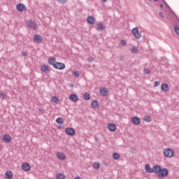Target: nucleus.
I'll return each instance as SVG.
<instances>
[{"instance_id": "f257e3e1", "label": "nucleus", "mask_w": 179, "mask_h": 179, "mask_svg": "<svg viewBox=\"0 0 179 179\" xmlns=\"http://www.w3.org/2000/svg\"><path fill=\"white\" fill-rule=\"evenodd\" d=\"M164 155L165 157H173L174 156V150L171 148H166L164 150Z\"/></svg>"}, {"instance_id": "f03ea898", "label": "nucleus", "mask_w": 179, "mask_h": 179, "mask_svg": "<svg viewBox=\"0 0 179 179\" xmlns=\"http://www.w3.org/2000/svg\"><path fill=\"white\" fill-rule=\"evenodd\" d=\"M159 174L158 175V178H164V177H167L169 176V170L167 169H162L161 171H159Z\"/></svg>"}, {"instance_id": "7ed1b4c3", "label": "nucleus", "mask_w": 179, "mask_h": 179, "mask_svg": "<svg viewBox=\"0 0 179 179\" xmlns=\"http://www.w3.org/2000/svg\"><path fill=\"white\" fill-rule=\"evenodd\" d=\"M131 33L134 34V37L137 38V40H139V38L142 37V34L139 33V28L138 27L133 28Z\"/></svg>"}, {"instance_id": "20e7f679", "label": "nucleus", "mask_w": 179, "mask_h": 179, "mask_svg": "<svg viewBox=\"0 0 179 179\" xmlns=\"http://www.w3.org/2000/svg\"><path fill=\"white\" fill-rule=\"evenodd\" d=\"M55 69H59V71H62L65 69V64L61 62H57L56 64H54Z\"/></svg>"}, {"instance_id": "39448f33", "label": "nucleus", "mask_w": 179, "mask_h": 179, "mask_svg": "<svg viewBox=\"0 0 179 179\" xmlns=\"http://www.w3.org/2000/svg\"><path fill=\"white\" fill-rule=\"evenodd\" d=\"M27 26L28 27H30V29H32L33 30H36V27H37V23H36L35 21H27Z\"/></svg>"}, {"instance_id": "423d86ee", "label": "nucleus", "mask_w": 179, "mask_h": 179, "mask_svg": "<svg viewBox=\"0 0 179 179\" xmlns=\"http://www.w3.org/2000/svg\"><path fill=\"white\" fill-rule=\"evenodd\" d=\"M96 29L98 31H104L106 30V27L104 26V24H103V23L99 22L96 24Z\"/></svg>"}, {"instance_id": "0eeeda50", "label": "nucleus", "mask_w": 179, "mask_h": 179, "mask_svg": "<svg viewBox=\"0 0 179 179\" xmlns=\"http://www.w3.org/2000/svg\"><path fill=\"white\" fill-rule=\"evenodd\" d=\"M16 8L18 12H24V10H26V6H24L23 3H18L16 6Z\"/></svg>"}, {"instance_id": "6e6552de", "label": "nucleus", "mask_w": 179, "mask_h": 179, "mask_svg": "<svg viewBox=\"0 0 179 179\" xmlns=\"http://www.w3.org/2000/svg\"><path fill=\"white\" fill-rule=\"evenodd\" d=\"M66 134L69 136H73L75 135V129L71 127H68L66 129Z\"/></svg>"}, {"instance_id": "1a4fd4ad", "label": "nucleus", "mask_w": 179, "mask_h": 179, "mask_svg": "<svg viewBox=\"0 0 179 179\" xmlns=\"http://www.w3.org/2000/svg\"><path fill=\"white\" fill-rule=\"evenodd\" d=\"M22 169L24 171H30L31 166H30V164L25 162L22 164Z\"/></svg>"}, {"instance_id": "9d476101", "label": "nucleus", "mask_w": 179, "mask_h": 179, "mask_svg": "<svg viewBox=\"0 0 179 179\" xmlns=\"http://www.w3.org/2000/svg\"><path fill=\"white\" fill-rule=\"evenodd\" d=\"M34 41H35V43H43V38H41V36H40L39 34H35L34 36Z\"/></svg>"}, {"instance_id": "9b49d317", "label": "nucleus", "mask_w": 179, "mask_h": 179, "mask_svg": "<svg viewBox=\"0 0 179 179\" xmlns=\"http://www.w3.org/2000/svg\"><path fill=\"white\" fill-rule=\"evenodd\" d=\"M99 92H100L101 96H108V90L106 87L100 88Z\"/></svg>"}, {"instance_id": "f8f14e48", "label": "nucleus", "mask_w": 179, "mask_h": 179, "mask_svg": "<svg viewBox=\"0 0 179 179\" xmlns=\"http://www.w3.org/2000/svg\"><path fill=\"white\" fill-rule=\"evenodd\" d=\"M87 23L93 26L96 23V19L93 16L87 17Z\"/></svg>"}, {"instance_id": "ddd939ff", "label": "nucleus", "mask_w": 179, "mask_h": 179, "mask_svg": "<svg viewBox=\"0 0 179 179\" xmlns=\"http://www.w3.org/2000/svg\"><path fill=\"white\" fill-rule=\"evenodd\" d=\"M131 122L134 124V125H139V124H141V119L138 117H133L131 118Z\"/></svg>"}, {"instance_id": "4468645a", "label": "nucleus", "mask_w": 179, "mask_h": 179, "mask_svg": "<svg viewBox=\"0 0 179 179\" xmlns=\"http://www.w3.org/2000/svg\"><path fill=\"white\" fill-rule=\"evenodd\" d=\"M162 171V167L159 165H155L152 169L153 173H155V174H159L160 171Z\"/></svg>"}, {"instance_id": "2eb2a0df", "label": "nucleus", "mask_w": 179, "mask_h": 179, "mask_svg": "<svg viewBox=\"0 0 179 179\" xmlns=\"http://www.w3.org/2000/svg\"><path fill=\"white\" fill-rule=\"evenodd\" d=\"M56 156L59 160H65V154L62 152H57Z\"/></svg>"}, {"instance_id": "dca6fc26", "label": "nucleus", "mask_w": 179, "mask_h": 179, "mask_svg": "<svg viewBox=\"0 0 179 179\" xmlns=\"http://www.w3.org/2000/svg\"><path fill=\"white\" fill-rule=\"evenodd\" d=\"M3 141H4V142L6 143H10V142H12V137H10L9 135H4L3 136Z\"/></svg>"}, {"instance_id": "f3484780", "label": "nucleus", "mask_w": 179, "mask_h": 179, "mask_svg": "<svg viewBox=\"0 0 179 179\" xmlns=\"http://www.w3.org/2000/svg\"><path fill=\"white\" fill-rule=\"evenodd\" d=\"M69 99L71 101H73V103H76V101H78V95H76L75 94H71L69 96Z\"/></svg>"}, {"instance_id": "a211bd4d", "label": "nucleus", "mask_w": 179, "mask_h": 179, "mask_svg": "<svg viewBox=\"0 0 179 179\" xmlns=\"http://www.w3.org/2000/svg\"><path fill=\"white\" fill-rule=\"evenodd\" d=\"M108 128L109 131H111V132H114V131H115V129H117V126H115V124H114L113 123H110L108 125Z\"/></svg>"}, {"instance_id": "6ab92c4d", "label": "nucleus", "mask_w": 179, "mask_h": 179, "mask_svg": "<svg viewBox=\"0 0 179 179\" xmlns=\"http://www.w3.org/2000/svg\"><path fill=\"white\" fill-rule=\"evenodd\" d=\"M162 92H169V85L167 83H162L161 86Z\"/></svg>"}, {"instance_id": "aec40b11", "label": "nucleus", "mask_w": 179, "mask_h": 179, "mask_svg": "<svg viewBox=\"0 0 179 179\" xmlns=\"http://www.w3.org/2000/svg\"><path fill=\"white\" fill-rule=\"evenodd\" d=\"M91 106H92V108H94L95 110L99 108V101H97L96 100H93L92 101Z\"/></svg>"}, {"instance_id": "412c9836", "label": "nucleus", "mask_w": 179, "mask_h": 179, "mask_svg": "<svg viewBox=\"0 0 179 179\" xmlns=\"http://www.w3.org/2000/svg\"><path fill=\"white\" fill-rule=\"evenodd\" d=\"M145 171H147V173H153V169H151V168H150V164H147L145 165Z\"/></svg>"}, {"instance_id": "4be33fe9", "label": "nucleus", "mask_w": 179, "mask_h": 179, "mask_svg": "<svg viewBox=\"0 0 179 179\" xmlns=\"http://www.w3.org/2000/svg\"><path fill=\"white\" fill-rule=\"evenodd\" d=\"M5 177L8 179L13 178V173H12V171H7L6 172Z\"/></svg>"}, {"instance_id": "5701e85b", "label": "nucleus", "mask_w": 179, "mask_h": 179, "mask_svg": "<svg viewBox=\"0 0 179 179\" xmlns=\"http://www.w3.org/2000/svg\"><path fill=\"white\" fill-rule=\"evenodd\" d=\"M48 64L50 65H52L53 66V68H54V65H55L57 63L55 62V58L54 57H50L49 59H48Z\"/></svg>"}, {"instance_id": "b1692460", "label": "nucleus", "mask_w": 179, "mask_h": 179, "mask_svg": "<svg viewBox=\"0 0 179 179\" xmlns=\"http://www.w3.org/2000/svg\"><path fill=\"white\" fill-rule=\"evenodd\" d=\"M41 71H42V72L47 73V72H48V71H50V67H48V66L44 64L41 66Z\"/></svg>"}, {"instance_id": "393cba45", "label": "nucleus", "mask_w": 179, "mask_h": 179, "mask_svg": "<svg viewBox=\"0 0 179 179\" xmlns=\"http://www.w3.org/2000/svg\"><path fill=\"white\" fill-rule=\"evenodd\" d=\"M65 175L64 173H57L56 178L57 179H65Z\"/></svg>"}, {"instance_id": "a878e982", "label": "nucleus", "mask_w": 179, "mask_h": 179, "mask_svg": "<svg viewBox=\"0 0 179 179\" xmlns=\"http://www.w3.org/2000/svg\"><path fill=\"white\" fill-rule=\"evenodd\" d=\"M83 98L85 100H90V94L85 92L83 95Z\"/></svg>"}, {"instance_id": "bb28decb", "label": "nucleus", "mask_w": 179, "mask_h": 179, "mask_svg": "<svg viewBox=\"0 0 179 179\" xmlns=\"http://www.w3.org/2000/svg\"><path fill=\"white\" fill-rule=\"evenodd\" d=\"M51 101L52 103H58V101H59V99H58V97L57 96H52L51 99Z\"/></svg>"}, {"instance_id": "cd10ccee", "label": "nucleus", "mask_w": 179, "mask_h": 179, "mask_svg": "<svg viewBox=\"0 0 179 179\" xmlns=\"http://www.w3.org/2000/svg\"><path fill=\"white\" fill-rule=\"evenodd\" d=\"M113 157L115 160H118V159L120 158V154H118L117 152H115L113 154Z\"/></svg>"}, {"instance_id": "c85d7f7f", "label": "nucleus", "mask_w": 179, "mask_h": 179, "mask_svg": "<svg viewBox=\"0 0 179 179\" xmlns=\"http://www.w3.org/2000/svg\"><path fill=\"white\" fill-rule=\"evenodd\" d=\"M56 1L60 5H64L68 2V0H56Z\"/></svg>"}, {"instance_id": "c756f323", "label": "nucleus", "mask_w": 179, "mask_h": 179, "mask_svg": "<svg viewBox=\"0 0 179 179\" xmlns=\"http://www.w3.org/2000/svg\"><path fill=\"white\" fill-rule=\"evenodd\" d=\"M144 121H145L146 122H150V121H152V119L150 117V116H145L143 118Z\"/></svg>"}, {"instance_id": "7c9ffc66", "label": "nucleus", "mask_w": 179, "mask_h": 179, "mask_svg": "<svg viewBox=\"0 0 179 179\" xmlns=\"http://www.w3.org/2000/svg\"><path fill=\"white\" fill-rule=\"evenodd\" d=\"M56 122H57V124H64V120H63L62 118H61V117H57V118L56 119Z\"/></svg>"}, {"instance_id": "2f4dec72", "label": "nucleus", "mask_w": 179, "mask_h": 179, "mask_svg": "<svg viewBox=\"0 0 179 179\" xmlns=\"http://www.w3.org/2000/svg\"><path fill=\"white\" fill-rule=\"evenodd\" d=\"M94 169H100V164L99 162H96L93 164Z\"/></svg>"}, {"instance_id": "473e14b6", "label": "nucleus", "mask_w": 179, "mask_h": 179, "mask_svg": "<svg viewBox=\"0 0 179 179\" xmlns=\"http://www.w3.org/2000/svg\"><path fill=\"white\" fill-rule=\"evenodd\" d=\"M131 52H138V48L135 47V46H132L131 48Z\"/></svg>"}, {"instance_id": "72a5a7b5", "label": "nucleus", "mask_w": 179, "mask_h": 179, "mask_svg": "<svg viewBox=\"0 0 179 179\" xmlns=\"http://www.w3.org/2000/svg\"><path fill=\"white\" fill-rule=\"evenodd\" d=\"M0 98L2 99L3 100L4 99H6V94H5L3 92H0Z\"/></svg>"}, {"instance_id": "f704fd0d", "label": "nucleus", "mask_w": 179, "mask_h": 179, "mask_svg": "<svg viewBox=\"0 0 179 179\" xmlns=\"http://www.w3.org/2000/svg\"><path fill=\"white\" fill-rule=\"evenodd\" d=\"M174 30H175V33H176L178 36H179V28L178 27H177V25H175Z\"/></svg>"}, {"instance_id": "c9c22d12", "label": "nucleus", "mask_w": 179, "mask_h": 179, "mask_svg": "<svg viewBox=\"0 0 179 179\" xmlns=\"http://www.w3.org/2000/svg\"><path fill=\"white\" fill-rule=\"evenodd\" d=\"M120 44L122 45V47H125L127 45V41H125V40H122L120 41Z\"/></svg>"}, {"instance_id": "e433bc0d", "label": "nucleus", "mask_w": 179, "mask_h": 179, "mask_svg": "<svg viewBox=\"0 0 179 179\" xmlns=\"http://www.w3.org/2000/svg\"><path fill=\"white\" fill-rule=\"evenodd\" d=\"M73 75L74 76V78H79V71H74Z\"/></svg>"}, {"instance_id": "4c0bfd02", "label": "nucleus", "mask_w": 179, "mask_h": 179, "mask_svg": "<svg viewBox=\"0 0 179 179\" xmlns=\"http://www.w3.org/2000/svg\"><path fill=\"white\" fill-rule=\"evenodd\" d=\"M143 71L146 75H149V73H150V71L148 69H144Z\"/></svg>"}, {"instance_id": "58836bf2", "label": "nucleus", "mask_w": 179, "mask_h": 179, "mask_svg": "<svg viewBox=\"0 0 179 179\" xmlns=\"http://www.w3.org/2000/svg\"><path fill=\"white\" fill-rule=\"evenodd\" d=\"M159 85H160V82L159 81H155V83H154V85L157 87V86H159Z\"/></svg>"}, {"instance_id": "ea45409f", "label": "nucleus", "mask_w": 179, "mask_h": 179, "mask_svg": "<svg viewBox=\"0 0 179 179\" xmlns=\"http://www.w3.org/2000/svg\"><path fill=\"white\" fill-rule=\"evenodd\" d=\"M87 61L88 62H93V57H88Z\"/></svg>"}, {"instance_id": "a19ab883", "label": "nucleus", "mask_w": 179, "mask_h": 179, "mask_svg": "<svg viewBox=\"0 0 179 179\" xmlns=\"http://www.w3.org/2000/svg\"><path fill=\"white\" fill-rule=\"evenodd\" d=\"M159 16L160 17H162V19H164V14L163 13H159Z\"/></svg>"}, {"instance_id": "79ce46f5", "label": "nucleus", "mask_w": 179, "mask_h": 179, "mask_svg": "<svg viewBox=\"0 0 179 179\" xmlns=\"http://www.w3.org/2000/svg\"><path fill=\"white\" fill-rule=\"evenodd\" d=\"M22 57H26L27 55V53L24 51L22 52Z\"/></svg>"}, {"instance_id": "37998d69", "label": "nucleus", "mask_w": 179, "mask_h": 179, "mask_svg": "<svg viewBox=\"0 0 179 179\" xmlns=\"http://www.w3.org/2000/svg\"><path fill=\"white\" fill-rule=\"evenodd\" d=\"M40 113H44V110L43 108H39Z\"/></svg>"}, {"instance_id": "c03bdc74", "label": "nucleus", "mask_w": 179, "mask_h": 179, "mask_svg": "<svg viewBox=\"0 0 179 179\" xmlns=\"http://www.w3.org/2000/svg\"><path fill=\"white\" fill-rule=\"evenodd\" d=\"M159 6H160V8H162V9H163V8H164L163 4H160Z\"/></svg>"}, {"instance_id": "a18cd8bd", "label": "nucleus", "mask_w": 179, "mask_h": 179, "mask_svg": "<svg viewBox=\"0 0 179 179\" xmlns=\"http://www.w3.org/2000/svg\"><path fill=\"white\" fill-rule=\"evenodd\" d=\"M74 179H82V178H80V177L78 176V177L75 178Z\"/></svg>"}, {"instance_id": "49530a36", "label": "nucleus", "mask_w": 179, "mask_h": 179, "mask_svg": "<svg viewBox=\"0 0 179 179\" xmlns=\"http://www.w3.org/2000/svg\"><path fill=\"white\" fill-rule=\"evenodd\" d=\"M174 15H175L176 18L178 20V17H177L176 14H174Z\"/></svg>"}, {"instance_id": "de8ad7c7", "label": "nucleus", "mask_w": 179, "mask_h": 179, "mask_svg": "<svg viewBox=\"0 0 179 179\" xmlns=\"http://www.w3.org/2000/svg\"><path fill=\"white\" fill-rule=\"evenodd\" d=\"M102 2H107V0H101Z\"/></svg>"}, {"instance_id": "09e8293b", "label": "nucleus", "mask_w": 179, "mask_h": 179, "mask_svg": "<svg viewBox=\"0 0 179 179\" xmlns=\"http://www.w3.org/2000/svg\"><path fill=\"white\" fill-rule=\"evenodd\" d=\"M166 3V6L168 7V8H170V6H169V4H167V3Z\"/></svg>"}, {"instance_id": "8fccbe9b", "label": "nucleus", "mask_w": 179, "mask_h": 179, "mask_svg": "<svg viewBox=\"0 0 179 179\" xmlns=\"http://www.w3.org/2000/svg\"><path fill=\"white\" fill-rule=\"evenodd\" d=\"M155 2H157L159 0H154Z\"/></svg>"}, {"instance_id": "3c124183", "label": "nucleus", "mask_w": 179, "mask_h": 179, "mask_svg": "<svg viewBox=\"0 0 179 179\" xmlns=\"http://www.w3.org/2000/svg\"><path fill=\"white\" fill-rule=\"evenodd\" d=\"M148 1H152V0H148Z\"/></svg>"}]
</instances>
